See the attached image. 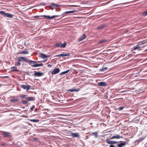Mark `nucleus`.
<instances>
[{"mask_svg":"<svg viewBox=\"0 0 147 147\" xmlns=\"http://www.w3.org/2000/svg\"><path fill=\"white\" fill-rule=\"evenodd\" d=\"M0 14L3 15L4 16H6L9 18H12L13 17V15L9 13H5L3 11H0Z\"/></svg>","mask_w":147,"mask_h":147,"instance_id":"nucleus-1","label":"nucleus"},{"mask_svg":"<svg viewBox=\"0 0 147 147\" xmlns=\"http://www.w3.org/2000/svg\"><path fill=\"white\" fill-rule=\"evenodd\" d=\"M66 43L64 42L63 44L59 42L55 44L54 46L56 47H60L61 48H64L66 47Z\"/></svg>","mask_w":147,"mask_h":147,"instance_id":"nucleus-2","label":"nucleus"},{"mask_svg":"<svg viewBox=\"0 0 147 147\" xmlns=\"http://www.w3.org/2000/svg\"><path fill=\"white\" fill-rule=\"evenodd\" d=\"M2 135L3 137L8 138L11 136V134L10 132L4 131L2 134Z\"/></svg>","mask_w":147,"mask_h":147,"instance_id":"nucleus-3","label":"nucleus"},{"mask_svg":"<svg viewBox=\"0 0 147 147\" xmlns=\"http://www.w3.org/2000/svg\"><path fill=\"white\" fill-rule=\"evenodd\" d=\"M110 139L107 138L105 140L106 142L109 144H116L118 143V142L114 141H111L109 140Z\"/></svg>","mask_w":147,"mask_h":147,"instance_id":"nucleus-4","label":"nucleus"},{"mask_svg":"<svg viewBox=\"0 0 147 147\" xmlns=\"http://www.w3.org/2000/svg\"><path fill=\"white\" fill-rule=\"evenodd\" d=\"M59 5H57L56 3H52L50 5L49 7L51 9L53 10L54 9L59 7Z\"/></svg>","mask_w":147,"mask_h":147,"instance_id":"nucleus-5","label":"nucleus"},{"mask_svg":"<svg viewBox=\"0 0 147 147\" xmlns=\"http://www.w3.org/2000/svg\"><path fill=\"white\" fill-rule=\"evenodd\" d=\"M20 87L24 89H26V90H28L30 89L31 86L29 85H22L20 86Z\"/></svg>","mask_w":147,"mask_h":147,"instance_id":"nucleus-6","label":"nucleus"},{"mask_svg":"<svg viewBox=\"0 0 147 147\" xmlns=\"http://www.w3.org/2000/svg\"><path fill=\"white\" fill-rule=\"evenodd\" d=\"M44 74V73L42 72H36V71H34V75L36 76L40 77L42 76Z\"/></svg>","mask_w":147,"mask_h":147,"instance_id":"nucleus-7","label":"nucleus"},{"mask_svg":"<svg viewBox=\"0 0 147 147\" xmlns=\"http://www.w3.org/2000/svg\"><path fill=\"white\" fill-rule=\"evenodd\" d=\"M18 59V61L21 62V61H24L26 62L27 60V58L26 57H20L17 58Z\"/></svg>","mask_w":147,"mask_h":147,"instance_id":"nucleus-8","label":"nucleus"},{"mask_svg":"<svg viewBox=\"0 0 147 147\" xmlns=\"http://www.w3.org/2000/svg\"><path fill=\"white\" fill-rule=\"evenodd\" d=\"M60 69L59 68L55 69L51 72L52 74L54 75L56 74L59 72Z\"/></svg>","mask_w":147,"mask_h":147,"instance_id":"nucleus-9","label":"nucleus"},{"mask_svg":"<svg viewBox=\"0 0 147 147\" xmlns=\"http://www.w3.org/2000/svg\"><path fill=\"white\" fill-rule=\"evenodd\" d=\"M133 50H135L138 49V51H140L142 50V49L141 48V47L140 46V45H138L136 46H134L133 47Z\"/></svg>","mask_w":147,"mask_h":147,"instance_id":"nucleus-10","label":"nucleus"},{"mask_svg":"<svg viewBox=\"0 0 147 147\" xmlns=\"http://www.w3.org/2000/svg\"><path fill=\"white\" fill-rule=\"evenodd\" d=\"M70 55V54L69 53H66L65 54H61L59 55H55V57H62L64 56H69Z\"/></svg>","mask_w":147,"mask_h":147,"instance_id":"nucleus-11","label":"nucleus"},{"mask_svg":"<svg viewBox=\"0 0 147 147\" xmlns=\"http://www.w3.org/2000/svg\"><path fill=\"white\" fill-rule=\"evenodd\" d=\"M71 136L73 138H77L80 137V135L78 133H71Z\"/></svg>","mask_w":147,"mask_h":147,"instance_id":"nucleus-12","label":"nucleus"},{"mask_svg":"<svg viewBox=\"0 0 147 147\" xmlns=\"http://www.w3.org/2000/svg\"><path fill=\"white\" fill-rule=\"evenodd\" d=\"M58 16H53L52 17H50L49 16H46V15H44L43 16V17H44L46 19H49V20L52 19L53 18H55V17H58Z\"/></svg>","mask_w":147,"mask_h":147,"instance_id":"nucleus-13","label":"nucleus"},{"mask_svg":"<svg viewBox=\"0 0 147 147\" xmlns=\"http://www.w3.org/2000/svg\"><path fill=\"white\" fill-rule=\"evenodd\" d=\"M86 38V36L85 34H83L82 36L80 37L78 39V41L80 42L84 40V39Z\"/></svg>","mask_w":147,"mask_h":147,"instance_id":"nucleus-14","label":"nucleus"},{"mask_svg":"<svg viewBox=\"0 0 147 147\" xmlns=\"http://www.w3.org/2000/svg\"><path fill=\"white\" fill-rule=\"evenodd\" d=\"M121 137L119 135H116L113 136L110 138V139H119Z\"/></svg>","mask_w":147,"mask_h":147,"instance_id":"nucleus-15","label":"nucleus"},{"mask_svg":"<svg viewBox=\"0 0 147 147\" xmlns=\"http://www.w3.org/2000/svg\"><path fill=\"white\" fill-rule=\"evenodd\" d=\"M40 57L42 58L45 59L47 57H49L50 56V55H45L40 53Z\"/></svg>","mask_w":147,"mask_h":147,"instance_id":"nucleus-16","label":"nucleus"},{"mask_svg":"<svg viewBox=\"0 0 147 147\" xmlns=\"http://www.w3.org/2000/svg\"><path fill=\"white\" fill-rule=\"evenodd\" d=\"M28 63L29 65H31L32 64H35L36 62H39V61H32L31 60H26V62Z\"/></svg>","mask_w":147,"mask_h":147,"instance_id":"nucleus-17","label":"nucleus"},{"mask_svg":"<svg viewBox=\"0 0 147 147\" xmlns=\"http://www.w3.org/2000/svg\"><path fill=\"white\" fill-rule=\"evenodd\" d=\"M11 71H18L19 70L17 69V67L16 66H13L11 67Z\"/></svg>","mask_w":147,"mask_h":147,"instance_id":"nucleus-18","label":"nucleus"},{"mask_svg":"<svg viewBox=\"0 0 147 147\" xmlns=\"http://www.w3.org/2000/svg\"><path fill=\"white\" fill-rule=\"evenodd\" d=\"M26 99L29 101H34L35 100V98L33 97H29L26 98Z\"/></svg>","mask_w":147,"mask_h":147,"instance_id":"nucleus-19","label":"nucleus"},{"mask_svg":"<svg viewBox=\"0 0 147 147\" xmlns=\"http://www.w3.org/2000/svg\"><path fill=\"white\" fill-rule=\"evenodd\" d=\"M98 85L99 86H106L107 84L105 82H101L98 83Z\"/></svg>","mask_w":147,"mask_h":147,"instance_id":"nucleus-20","label":"nucleus"},{"mask_svg":"<svg viewBox=\"0 0 147 147\" xmlns=\"http://www.w3.org/2000/svg\"><path fill=\"white\" fill-rule=\"evenodd\" d=\"M126 144L125 142H123L122 143L118 144L117 145L118 147H122L125 145Z\"/></svg>","mask_w":147,"mask_h":147,"instance_id":"nucleus-21","label":"nucleus"},{"mask_svg":"<svg viewBox=\"0 0 147 147\" xmlns=\"http://www.w3.org/2000/svg\"><path fill=\"white\" fill-rule=\"evenodd\" d=\"M107 41V40L106 39H102L98 42V43L99 44H101L102 43L106 42Z\"/></svg>","mask_w":147,"mask_h":147,"instance_id":"nucleus-22","label":"nucleus"},{"mask_svg":"<svg viewBox=\"0 0 147 147\" xmlns=\"http://www.w3.org/2000/svg\"><path fill=\"white\" fill-rule=\"evenodd\" d=\"M29 53L28 51H21L20 52V54H27Z\"/></svg>","mask_w":147,"mask_h":147,"instance_id":"nucleus-23","label":"nucleus"},{"mask_svg":"<svg viewBox=\"0 0 147 147\" xmlns=\"http://www.w3.org/2000/svg\"><path fill=\"white\" fill-rule=\"evenodd\" d=\"M41 66H43V65L41 63L40 64H36L32 65V66L34 67H36Z\"/></svg>","mask_w":147,"mask_h":147,"instance_id":"nucleus-24","label":"nucleus"},{"mask_svg":"<svg viewBox=\"0 0 147 147\" xmlns=\"http://www.w3.org/2000/svg\"><path fill=\"white\" fill-rule=\"evenodd\" d=\"M106 26L105 25L102 24L100 26L97 28V29L98 30H101L104 27H105Z\"/></svg>","mask_w":147,"mask_h":147,"instance_id":"nucleus-25","label":"nucleus"},{"mask_svg":"<svg viewBox=\"0 0 147 147\" xmlns=\"http://www.w3.org/2000/svg\"><path fill=\"white\" fill-rule=\"evenodd\" d=\"M18 101V100L17 99H12L10 100L11 102L12 103H16Z\"/></svg>","mask_w":147,"mask_h":147,"instance_id":"nucleus-26","label":"nucleus"},{"mask_svg":"<svg viewBox=\"0 0 147 147\" xmlns=\"http://www.w3.org/2000/svg\"><path fill=\"white\" fill-rule=\"evenodd\" d=\"M29 120L31 122L36 123V122H39V121L38 119H29Z\"/></svg>","mask_w":147,"mask_h":147,"instance_id":"nucleus-27","label":"nucleus"},{"mask_svg":"<svg viewBox=\"0 0 147 147\" xmlns=\"http://www.w3.org/2000/svg\"><path fill=\"white\" fill-rule=\"evenodd\" d=\"M79 90L78 89H70L67 91V92H73L74 91L78 92Z\"/></svg>","mask_w":147,"mask_h":147,"instance_id":"nucleus-28","label":"nucleus"},{"mask_svg":"<svg viewBox=\"0 0 147 147\" xmlns=\"http://www.w3.org/2000/svg\"><path fill=\"white\" fill-rule=\"evenodd\" d=\"M69 70H70L69 69L67 70H66V71L62 72L61 73H60V75H63V74H66L68 73L69 71Z\"/></svg>","mask_w":147,"mask_h":147,"instance_id":"nucleus-29","label":"nucleus"},{"mask_svg":"<svg viewBox=\"0 0 147 147\" xmlns=\"http://www.w3.org/2000/svg\"><path fill=\"white\" fill-rule=\"evenodd\" d=\"M92 135L96 137H97L98 136V134L97 132H94L92 133Z\"/></svg>","mask_w":147,"mask_h":147,"instance_id":"nucleus-30","label":"nucleus"},{"mask_svg":"<svg viewBox=\"0 0 147 147\" xmlns=\"http://www.w3.org/2000/svg\"><path fill=\"white\" fill-rule=\"evenodd\" d=\"M108 69V68L107 67L103 68L101 69V71L104 72L107 71Z\"/></svg>","mask_w":147,"mask_h":147,"instance_id":"nucleus-31","label":"nucleus"},{"mask_svg":"<svg viewBox=\"0 0 147 147\" xmlns=\"http://www.w3.org/2000/svg\"><path fill=\"white\" fill-rule=\"evenodd\" d=\"M22 103L23 104H27L28 103V102L27 100H23L22 101Z\"/></svg>","mask_w":147,"mask_h":147,"instance_id":"nucleus-32","label":"nucleus"},{"mask_svg":"<svg viewBox=\"0 0 147 147\" xmlns=\"http://www.w3.org/2000/svg\"><path fill=\"white\" fill-rule=\"evenodd\" d=\"M76 10H74V11H67L66 12V13H74L75 12H76Z\"/></svg>","mask_w":147,"mask_h":147,"instance_id":"nucleus-33","label":"nucleus"},{"mask_svg":"<svg viewBox=\"0 0 147 147\" xmlns=\"http://www.w3.org/2000/svg\"><path fill=\"white\" fill-rule=\"evenodd\" d=\"M27 96V95H25V94H23L22 95L20 96V98H24L26 96Z\"/></svg>","mask_w":147,"mask_h":147,"instance_id":"nucleus-34","label":"nucleus"},{"mask_svg":"<svg viewBox=\"0 0 147 147\" xmlns=\"http://www.w3.org/2000/svg\"><path fill=\"white\" fill-rule=\"evenodd\" d=\"M142 15L143 16H146L147 15V11L143 12L142 13Z\"/></svg>","mask_w":147,"mask_h":147,"instance_id":"nucleus-35","label":"nucleus"},{"mask_svg":"<svg viewBox=\"0 0 147 147\" xmlns=\"http://www.w3.org/2000/svg\"><path fill=\"white\" fill-rule=\"evenodd\" d=\"M21 65V63H20V61H18L17 62V64H15V65H17L18 66L20 65Z\"/></svg>","mask_w":147,"mask_h":147,"instance_id":"nucleus-36","label":"nucleus"},{"mask_svg":"<svg viewBox=\"0 0 147 147\" xmlns=\"http://www.w3.org/2000/svg\"><path fill=\"white\" fill-rule=\"evenodd\" d=\"M35 107L34 106H32L30 108V109L31 111H33V109H34Z\"/></svg>","mask_w":147,"mask_h":147,"instance_id":"nucleus-37","label":"nucleus"},{"mask_svg":"<svg viewBox=\"0 0 147 147\" xmlns=\"http://www.w3.org/2000/svg\"><path fill=\"white\" fill-rule=\"evenodd\" d=\"M124 108V107H119V110H122Z\"/></svg>","mask_w":147,"mask_h":147,"instance_id":"nucleus-38","label":"nucleus"},{"mask_svg":"<svg viewBox=\"0 0 147 147\" xmlns=\"http://www.w3.org/2000/svg\"><path fill=\"white\" fill-rule=\"evenodd\" d=\"M26 75H28V76H30V74L28 72H26Z\"/></svg>","mask_w":147,"mask_h":147,"instance_id":"nucleus-39","label":"nucleus"},{"mask_svg":"<svg viewBox=\"0 0 147 147\" xmlns=\"http://www.w3.org/2000/svg\"><path fill=\"white\" fill-rule=\"evenodd\" d=\"M39 16H35L34 17V18H39Z\"/></svg>","mask_w":147,"mask_h":147,"instance_id":"nucleus-40","label":"nucleus"},{"mask_svg":"<svg viewBox=\"0 0 147 147\" xmlns=\"http://www.w3.org/2000/svg\"><path fill=\"white\" fill-rule=\"evenodd\" d=\"M48 67H49L51 68L52 67V66L51 65L49 64L48 65Z\"/></svg>","mask_w":147,"mask_h":147,"instance_id":"nucleus-41","label":"nucleus"},{"mask_svg":"<svg viewBox=\"0 0 147 147\" xmlns=\"http://www.w3.org/2000/svg\"><path fill=\"white\" fill-rule=\"evenodd\" d=\"M109 147H115V146H114L113 145H112V144H111L110 146H109Z\"/></svg>","mask_w":147,"mask_h":147,"instance_id":"nucleus-42","label":"nucleus"},{"mask_svg":"<svg viewBox=\"0 0 147 147\" xmlns=\"http://www.w3.org/2000/svg\"><path fill=\"white\" fill-rule=\"evenodd\" d=\"M126 91H125V90H123V91H120V92L122 93V92H125Z\"/></svg>","mask_w":147,"mask_h":147,"instance_id":"nucleus-43","label":"nucleus"},{"mask_svg":"<svg viewBox=\"0 0 147 147\" xmlns=\"http://www.w3.org/2000/svg\"><path fill=\"white\" fill-rule=\"evenodd\" d=\"M71 6L73 7H76L77 6H76L75 5H71Z\"/></svg>","mask_w":147,"mask_h":147,"instance_id":"nucleus-44","label":"nucleus"},{"mask_svg":"<svg viewBox=\"0 0 147 147\" xmlns=\"http://www.w3.org/2000/svg\"><path fill=\"white\" fill-rule=\"evenodd\" d=\"M47 61V59H45V60H44L43 61V62H46V61Z\"/></svg>","mask_w":147,"mask_h":147,"instance_id":"nucleus-45","label":"nucleus"},{"mask_svg":"<svg viewBox=\"0 0 147 147\" xmlns=\"http://www.w3.org/2000/svg\"><path fill=\"white\" fill-rule=\"evenodd\" d=\"M128 32V30H125V32L126 33V32Z\"/></svg>","mask_w":147,"mask_h":147,"instance_id":"nucleus-46","label":"nucleus"},{"mask_svg":"<svg viewBox=\"0 0 147 147\" xmlns=\"http://www.w3.org/2000/svg\"><path fill=\"white\" fill-rule=\"evenodd\" d=\"M147 51V49H146L145 50V51Z\"/></svg>","mask_w":147,"mask_h":147,"instance_id":"nucleus-47","label":"nucleus"},{"mask_svg":"<svg viewBox=\"0 0 147 147\" xmlns=\"http://www.w3.org/2000/svg\"><path fill=\"white\" fill-rule=\"evenodd\" d=\"M143 43H142V44H140V45H143Z\"/></svg>","mask_w":147,"mask_h":147,"instance_id":"nucleus-48","label":"nucleus"},{"mask_svg":"<svg viewBox=\"0 0 147 147\" xmlns=\"http://www.w3.org/2000/svg\"><path fill=\"white\" fill-rule=\"evenodd\" d=\"M1 85H0V87L1 86Z\"/></svg>","mask_w":147,"mask_h":147,"instance_id":"nucleus-49","label":"nucleus"}]
</instances>
